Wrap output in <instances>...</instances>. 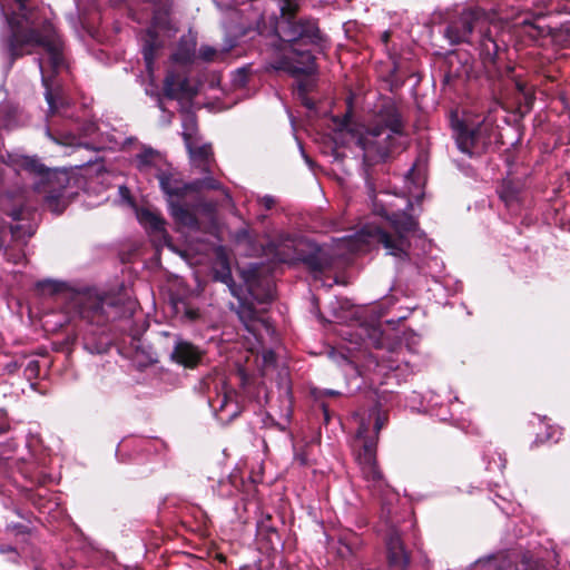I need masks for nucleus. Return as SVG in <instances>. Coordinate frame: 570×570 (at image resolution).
I'll return each instance as SVG.
<instances>
[{
    "instance_id": "4d7b16f0",
    "label": "nucleus",
    "mask_w": 570,
    "mask_h": 570,
    "mask_svg": "<svg viewBox=\"0 0 570 570\" xmlns=\"http://www.w3.org/2000/svg\"><path fill=\"white\" fill-rule=\"evenodd\" d=\"M8 430H9V426H0V435L8 432Z\"/></svg>"
},
{
    "instance_id": "e433bc0d",
    "label": "nucleus",
    "mask_w": 570,
    "mask_h": 570,
    "mask_svg": "<svg viewBox=\"0 0 570 570\" xmlns=\"http://www.w3.org/2000/svg\"><path fill=\"white\" fill-rule=\"evenodd\" d=\"M212 384H214V390L217 392L219 384L216 382V376L214 374H208L199 382V391L202 393H208Z\"/></svg>"
},
{
    "instance_id": "473e14b6",
    "label": "nucleus",
    "mask_w": 570,
    "mask_h": 570,
    "mask_svg": "<svg viewBox=\"0 0 570 570\" xmlns=\"http://www.w3.org/2000/svg\"><path fill=\"white\" fill-rule=\"evenodd\" d=\"M509 562L505 560H499L495 558L488 559L485 561H478L471 570H505Z\"/></svg>"
},
{
    "instance_id": "4c0bfd02",
    "label": "nucleus",
    "mask_w": 570,
    "mask_h": 570,
    "mask_svg": "<svg viewBox=\"0 0 570 570\" xmlns=\"http://www.w3.org/2000/svg\"><path fill=\"white\" fill-rule=\"evenodd\" d=\"M217 50L210 46H203L199 49V58L204 61L210 62L215 59Z\"/></svg>"
},
{
    "instance_id": "393cba45",
    "label": "nucleus",
    "mask_w": 570,
    "mask_h": 570,
    "mask_svg": "<svg viewBox=\"0 0 570 570\" xmlns=\"http://www.w3.org/2000/svg\"><path fill=\"white\" fill-rule=\"evenodd\" d=\"M368 429L361 424L357 436L363 440L362 451L358 454V460H373L376 459V443H377V435L375 438L367 436L365 433H367Z\"/></svg>"
},
{
    "instance_id": "c9c22d12",
    "label": "nucleus",
    "mask_w": 570,
    "mask_h": 570,
    "mask_svg": "<svg viewBox=\"0 0 570 570\" xmlns=\"http://www.w3.org/2000/svg\"><path fill=\"white\" fill-rule=\"evenodd\" d=\"M370 340L372 341V344L375 348H383L384 342H383V331L380 326H373L370 330L368 333Z\"/></svg>"
},
{
    "instance_id": "8fccbe9b",
    "label": "nucleus",
    "mask_w": 570,
    "mask_h": 570,
    "mask_svg": "<svg viewBox=\"0 0 570 570\" xmlns=\"http://www.w3.org/2000/svg\"><path fill=\"white\" fill-rule=\"evenodd\" d=\"M381 39L384 43H387L391 39V32L390 31H384L381 36Z\"/></svg>"
},
{
    "instance_id": "f257e3e1",
    "label": "nucleus",
    "mask_w": 570,
    "mask_h": 570,
    "mask_svg": "<svg viewBox=\"0 0 570 570\" xmlns=\"http://www.w3.org/2000/svg\"><path fill=\"white\" fill-rule=\"evenodd\" d=\"M296 12L297 7L291 3L282 7L267 46L277 57L275 69L294 77L311 76L316 71L315 56L309 49L299 47H321L325 37L316 19L297 17Z\"/></svg>"
},
{
    "instance_id": "ea45409f",
    "label": "nucleus",
    "mask_w": 570,
    "mask_h": 570,
    "mask_svg": "<svg viewBox=\"0 0 570 570\" xmlns=\"http://www.w3.org/2000/svg\"><path fill=\"white\" fill-rule=\"evenodd\" d=\"M558 433V430L557 429H553L552 426H549L547 428V434L544 438H541L538 435L537 440L534 441V443L538 445L539 443H543V442H547V441H550V440H553L554 439V435Z\"/></svg>"
},
{
    "instance_id": "a18cd8bd",
    "label": "nucleus",
    "mask_w": 570,
    "mask_h": 570,
    "mask_svg": "<svg viewBox=\"0 0 570 570\" xmlns=\"http://www.w3.org/2000/svg\"><path fill=\"white\" fill-rule=\"evenodd\" d=\"M295 461H297L301 465H306L307 464L306 453H296Z\"/></svg>"
},
{
    "instance_id": "9d476101",
    "label": "nucleus",
    "mask_w": 570,
    "mask_h": 570,
    "mask_svg": "<svg viewBox=\"0 0 570 570\" xmlns=\"http://www.w3.org/2000/svg\"><path fill=\"white\" fill-rule=\"evenodd\" d=\"M295 256L315 279L331 272L335 263L331 249L309 239H303L296 244Z\"/></svg>"
},
{
    "instance_id": "39448f33",
    "label": "nucleus",
    "mask_w": 570,
    "mask_h": 570,
    "mask_svg": "<svg viewBox=\"0 0 570 570\" xmlns=\"http://www.w3.org/2000/svg\"><path fill=\"white\" fill-rule=\"evenodd\" d=\"M412 208L413 204L409 202L405 210L384 212L389 228L374 226L367 230V235L381 245L387 255L403 262L410 259L411 237L420 232L419 219L409 213Z\"/></svg>"
},
{
    "instance_id": "a19ab883",
    "label": "nucleus",
    "mask_w": 570,
    "mask_h": 570,
    "mask_svg": "<svg viewBox=\"0 0 570 570\" xmlns=\"http://www.w3.org/2000/svg\"><path fill=\"white\" fill-rule=\"evenodd\" d=\"M9 528L11 529L12 532H14L17 535L18 534H28L30 532V529L28 525L23 524V523H13L11 525H9Z\"/></svg>"
},
{
    "instance_id": "b1692460",
    "label": "nucleus",
    "mask_w": 570,
    "mask_h": 570,
    "mask_svg": "<svg viewBox=\"0 0 570 570\" xmlns=\"http://www.w3.org/2000/svg\"><path fill=\"white\" fill-rule=\"evenodd\" d=\"M39 67L42 75V85L46 88L45 98L51 114L57 112L65 105L63 99L58 96L51 87L50 79L45 75L42 60L39 59Z\"/></svg>"
},
{
    "instance_id": "dca6fc26",
    "label": "nucleus",
    "mask_w": 570,
    "mask_h": 570,
    "mask_svg": "<svg viewBox=\"0 0 570 570\" xmlns=\"http://www.w3.org/2000/svg\"><path fill=\"white\" fill-rule=\"evenodd\" d=\"M499 66L502 71V75L500 77H488L489 80H502L503 78H509L513 80L514 87L517 91L522 96L523 105L531 109L533 107V104L535 101L534 91L528 86L525 81L520 79L514 75L515 67L511 63L503 65L502 61V55H500Z\"/></svg>"
},
{
    "instance_id": "423d86ee",
    "label": "nucleus",
    "mask_w": 570,
    "mask_h": 570,
    "mask_svg": "<svg viewBox=\"0 0 570 570\" xmlns=\"http://www.w3.org/2000/svg\"><path fill=\"white\" fill-rule=\"evenodd\" d=\"M451 125L458 149L470 158L487 154L497 135L491 117L455 118Z\"/></svg>"
},
{
    "instance_id": "49530a36",
    "label": "nucleus",
    "mask_w": 570,
    "mask_h": 570,
    "mask_svg": "<svg viewBox=\"0 0 570 570\" xmlns=\"http://www.w3.org/2000/svg\"><path fill=\"white\" fill-rule=\"evenodd\" d=\"M186 316L189 320L195 321L199 317V312L197 309L189 308L186 311Z\"/></svg>"
},
{
    "instance_id": "4468645a",
    "label": "nucleus",
    "mask_w": 570,
    "mask_h": 570,
    "mask_svg": "<svg viewBox=\"0 0 570 570\" xmlns=\"http://www.w3.org/2000/svg\"><path fill=\"white\" fill-rule=\"evenodd\" d=\"M156 178L161 191L167 196L168 203L169 199L181 200L191 193L190 183L183 181L171 173L159 170Z\"/></svg>"
},
{
    "instance_id": "2eb2a0df",
    "label": "nucleus",
    "mask_w": 570,
    "mask_h": 570,
    "mask_svg": "<svg viewBox=\"0 0 570 570\" xmlns=\"http://www.w3.org/2000/svg\"><path fill=\"white\" fill-rule=\"evenodd\" d=\"M204 357V352L187 341H178L171 352V360L187 368L197 367Z\"/></svg>"
},
{
    "instance_id": "c756f323",
    "label": "nucleus",
    "mask_w": 570,
    "mask_h": 570,
    "mask_svg": "<svg viewBox=\"0 0 570 570\" xmlns=\"http://www.w3.org/2000/svg\"><path fill=\"white\" fill-rule=\"evenodd\" d=\"M183 128L184 131L181 134V137L185 141V145H189V142L193 140V136L197 131V118L196 115L193 112H187L183 120Z\"/></svg>"
},
{
    "instance_id": "3c124183",
    "label": "nucleus",
    "mask_w": 570,
    "mask_h": 570,
    "mask_svg": "<svg viewBox=\"0 0 570 570\" xmlns=\"http://www.w3.org/2000/svg\"><path fill=\"white\" fill-rule=\"evenodd\" d=\"M29 0H14V2L18 4L19 10H24L26 9V3Z\"/></svg>"
},
{
    "instance_id": "58836bf2",
    "label": "nucleus",
    "mask_w": 570,
    "mask_h": 570,
    "mask_svg": "<svg viewBox=\"0 0 570 570\" xmlns=\"http://www.w3.org/2000/svg\"><path fill=\"white\" fill-rule=\"evenodd\" d=\"M39 368H40L39 361L31 360L28 362V364L24 368V373L29 377H37L39 374Z\"/></svg>"
},
{
    "instance_id": "37998d69",
    "label": "nucleus",
    "mask_w": 570,
    "mask_h": 570,
    "mask_svg": "<svg viewBox=\"0 0 570 570\" xmlns=\"http://www.w3.org/2000/svg\"><path fill=\"white\" fill-rule=\"evenodd\" d=\"M391 507L383 503L381 508V519L385 520L386 524L390 523Z\"/></svg>"
},
{
    "instance_id": "79ce46f5",
    "label": "nucleus",
    "mask_w": 570,
    "mask_h": 570,
    "mask_svg": "<svg viewBox=\"0 0 570 570\" xmlns=\"http://www.w3.org/2000/svg\"><path fill=\"white\" fill-rule=\"evenodd\" d=\"M386 420L387 419L385 416L381 415L380 413L376 414L375 423H374V430H375L376 435L380 433L382 428L385 425Z\"/></svg>"
},
{
    "instance_id": "aec40b11",
    "label": "nucleus",
    "mask_w": 570,
    "mask_h": 570,
    "mask_svg": "<svg viewBox=\"0 0 570 570\" xmlns=\"http://www.w3.org/2000/svg\"><path fill=\"white\" fill-rule=\"evenodd\" d=\"M242 292H239L237 314L239 320L244 323L246 330L254 333L255 326L259 323L261 316L253 303L242 298Z\"/></svg>"
},
{
    "instance_id": "7ed1b4c3",
    "label": "nucleus",
    "mask_w": 570,
    "mask_h": 570,
    "mask_svg": "<svg viewBox=\"0 0 570 570\" xmlns=\"http://www.w3.org/2000/svg\"><path fill=\"white\" fill-rule=\"evenodd\" d=\"M474 30H479V52L482 66L488 77H500L502 71L499 66L500 55L508 50L505 33L499 26H488L487 12L481 8L463 10L452 19L445 30L444 37L451 45L472 43Z\"/></svg>"
},
{
    "instance_id": "f8f14e48",
    "label": "nucleus",
    "mask_w": 570,
    "mask_h": 570,
    "mask_svg": "<svg viewBox=\"0 0 570 570\" xmlns=\"http://www.w3.org/2000/svg\"><path fill=\"white\" fill-rule=\"evenodd\" d=\"M198 91L189 79L175 70H168L163 81V95L170 100L193 99Z\"/></svg>"
},
{
    "instance_id": "5fc2aeb1",
    "label": "nucleus",
    "mask_w": 570,
    "mask_h": 570,
    "mask_svg": "<svg viewBox=\"0 0 570 570\" xmlns=\"http://www.w3.org/2000/svg\"><path fill=\"white\" fill-rule=\"evenodd\" d=\"M248 236V232L246 229H242L237 233V237L240 239V238H245Z\"/></svg>"
},
{
    "instance_id": "1a4fd4ad",
    "label": "nucleus",
    "mask_w": 570,
    "mask_h": 570,
    "mask_svg": "<svg viewBox=\"0 0 570 570\" xmlns=\"http://www.w3.org/2000/svg\"><path fill=\"white\" fill-rule=\"evenodd\" d=\"M75 307L81 320L104 326L119 316V307L114 297L82 295L76 298Z\"/></svg>"
},
{
    "instance_id": "4be33fe9",
    "label": "nucleus",
    "mask_w": 570,
    "mask_h": 570,
    "mask_svg": "<svg viewBox=\"0 0 570 570\" xmlns=\"http://www.w3.org/2000/svg\"><path fill=\"white\" fill-rule=\"evenodd\" d=\"M257 534L263 540H265L272 549H275V546L282 542L281 535L277 528L273 523V518L271 514H266L261 521H258Z\"/></svg>"
},
{
    "instance_id": "f704fd0d",
    "label": "nucleus",
    "mask_w": 570,
    "mask_h": 570,
    "mask_svg": "<svg viewBox=\"0 0 570 570\" xmlns=\"http://www.w3.org/2000/svg\"><path fill=\"white\" fill-rule=\"evenodd\" d=\"M173 60L180 63H190L194 60V51L190 49L179 48L173 55Z\"/></svg>"
},
{
    "instance_id": "bb28decb",
    "label": "nucleus",
    "mask_w": 570,
    "mask_h": 570,
    "mask_svg": "<svg viewBox=\"0 0 570 570\" xmlns=\"http://www.w3.org/2000/svg\"><path fill=\"white\" fill-rule=\"evenodd\" d=\"M520 191V186L513 180H503L498 189L499 197L507 207L519 203Z\"/></svg>"
},
{
    "instance_id": "7c9ffc66",
    "label": "nucleus",
    "mask_w": 570,
    "mask_h": 570,
    "mask_svg": "<svg viewBox=\"0 0 570 570\" xmlns=\"http://www.w3.org/2000/svg\"><path fill=\"white\" fill-rule=\"evenodd\" d=\"M220 188H222V184L217 179H215L210 176L190 181L191 193H199L203 189L218 190Z\"/></svg>"
},
{
    "instance_id": "0eeeda50",
    "label": "nucleus",
    "mask_w": 570,
    "mask_h": 570,
    "mask_svg": "<svg viewBox=\"0 0 570 570\" xmlns=\"http://www.w3.org/2000/svg\"><path fill=\"white\" fill-rule=\"evenodd\" d=\"M13 165L18 170H23L36 178V189L45 193L49 207L57 214L62 213V208H58L62 191L69 184V177L66 171L51 169L40 161L36 156H17Z\"/></svg>"
},
{
    "instance_id": "a211bd4d",
    "label": "nucleus",
    "mask_w": 570,
    "mask_h": 570,
    "mask_svg": "<svg viewBox=\"0 0 570 570\" xmlns=\"http://www.w3.org/2000/svg\"><path fill=\"white\" fill-rule=\"evenodd\" d=\"M168 208L176 224L194 230L200 228V222L196 214L181 204L180 200L169 199Z\"/></svg>"
},
{
    "instance_id": "6e6d98bb",
    "label": "nucleus",
    "mask_w": 570,
    "mask_h": 570,
    "mask_svg": "<svg viewBox=\"0 0 570 570\" xmlns=\"http://www.w3.org/2000/svg\"><path fill=\"white\" fill-rule=\"evenodd\" d=\"M158 108L161 109L163 111H166V108L164 106V102L161 100V98L158 99V104H157Z\"/></svg>"
},
{
    "instance_id": "864d4df0",
    "label": "nucleus",
    "mask_w": 570,
    "mask_h": 570,
    "mask_svg": "<svg viewBox=\"0 0 570 570\" xmlns=\"http://www.w3.org/2000/svg\"><path fill=\"white\" fill-rule=\"evenodd\" d=\"M303 105L305 107H307L308 109H313L314 108V102L312 100L307 99V98L304 99Z\"/></svg>"
},
{
    "instance_id": "ddd939ff",
    "label": "nucleus",
    "mask_w": 570,
    "mask_h": 570,
    "mask_svg": "<svg viewBox=\"0 0 570 570\" xmlns=\"http://www.w3.org/2000/svg\"><path fill=\"white\" fill-rule=\"evenodd\" d=\"M213 279L227 285L230 294L234 297L239 298V292H242V287L237 285L233 278L229 257L222 246L218 247L215 252Z\"/></svg>"
},
{
    "instance_id": "c03bdc74",
    "label": "nucleus",
    "mask_w": 570,
    "mask_h": 570,
    "mask_svg": "<svg viewBox=\"0 0 570 570\" xmlns=\"http://www.w3.org/2000/svg\"><path fill=\"white\" fill-rule=\"evenodd\" d=\"M237 76L239 77V82L245 85V82L248 80V71L246 68H239L237 70Z\"/></svg>"
},
{
    "instance_id": "f03ea898",
    "label": "nucleus",
    "mask_w": 570,
    "mask_h": 570,
    "mask_svg": "<svg viewBox=\"0 0 570 570\" xmlns=\"http://www.w3.org/2000/svg\"><path fill=\"white\" fill-rule=\"evenodd\" d=\"M32 13L33 9L26 4L24 10L7 17L10 31L1 39V52L8 60L9 68H12L18 59L31 53L32 47H42L48 55L50 69L58 73L65 66L63 41L49 20L37 28Z\"/></svg>"
},
{
    "instance_id": "09e8293b",
    "label": "nucleus",
    "mask_w": 570,
    "mask_h": 570,
    "mask_svg": "<svg viewBox=\"0 0 570 570\" xmlns=\"http://www.w3.org/2000/svg\"><path fill=\"white\" fill-rule=\"evenodd\" d=\"M228 403V395L225 393L220 400V405L218 407L219 411H223L224 407L227 405Z\"/></svg>"
},
{
    "instance_id": "2f4dec72",
    "label": "nucleus",
    "mask_w": 570,
    "mask_h": 570,
    "mask_svg": "<svg viewBox=\"0 0 570 570\" xmlns=\"http://www.w3.org/2000/svg\"><path fill=\"white\" fill-rule=\"evenodd\" d=\"M360 464L362 466V472H363L365 479L374 481V482H379L383 478V474L379 469L376 459L368 460V461L367 460L360 461Z\"/></svg>"
},
{
    "instance_id": "6e6552de",
    "label": "nucleus",
    "mask_w": 570,
    "mask_h": 570,
    "mask_svg": "<svg viewBox=\"0 0 570 570\" xmlns=\"http://www.w3.org/2000/svg\"><path fill=\"white\" fill-rule=\"evenodd\" d=\"M476 78L474 61L466 52L451 51L444 60L442 88L445 91L464 90L469 80Z\"/></svg>"
},
{
    "instance_id": "a878e982",
    "label": "nucleus",
    "mask_w": 570,
    "mask_h": 570,
    "mask_svg": "<svg viewBox=\"0 0 570 570\" xmlns=\"http://www.w3.org/2000/svg\"><path fill=\"white\" fill-rule=\"evenodd\" d=\"M337 554L342 559H346L355 553L360 546V538L354 532L343 533L338 537Z\"/></svg>"
},
{
    "instance_id": "c85d7f7f",
    "label": "nucleus",
    "mask_w": 570,
    "mask_h": 570,
    "mask_svg": "<svg viewBox=\"0 0 570 570\" xmlns=\"http://www.w3.org/2000/svg\"><path fill=\"white\" fill-rule=\"evenodd\" d=\"M157 156L158 151L151 147H144L141 151L136 155V167L141 171L154 166V160Z\"/></svg>"
},
{
    "instance_id": "9b49d317",
    "label": "nucleus",
    "mask_w": 570,
    "mask_h": 570,
    "mask_svg": "<svg viewBox=\"0 0 570 570\" xmlns=\"http://www.w3.org/2000/svg\"><path fill=\"white\" fill-rule=\"evenodd\" d=\"M385 544L390 570H406L411 562V553L406 550L401 534L395 528L390 527Z\"/></svg>"
},
{
    "instance_id": "13d9d810",
    "label": "nucleus",
    "mask_w": 570,
    "mask_h": 570,
    "mask_svg": "<svg viewBox=\"0 0 570 570\" xmlns=\"http://www.w3.org/2000/svg\"><path fill=\"white\" fill-rule=\"evenodd\" d=\"M348 121H350V117H348V116H345V118H344V122H343V126H347Z\"/></svg>"
},
{
    "instance_id": "6ab92c4d",
    "label": "nucleus",
    "mask_w": 570,
    "mask_h": 570,
    "mask_svg": "<svg viewBox=\"0 0 570 570\" xmlns=\"http://www.w3.org/2000/svg\"><path fill=\"white\" fill-rule=\"evenodd\" d=\"M139 223L153 234H161L166 232V222L158 212L149 208H140L137 212Z\"/></svg>"
},
{
    "instance_id": "cd10ccee",
    "label": "nucleus",
    "mask_w": 570,
    "mask_h": 570,
    "mask_svg": "<svg viewBox=\"0 0 570 570\" xmlns=\"http://www.w3.org/2000/svg\"><path fill=\"white\" fill-rule=\"evenodd\" d=\"M159 49V45L157 42V35L154 31H148L147 38L142 45V56L146 63L147 71L151 72L154 62L156 59L157 51Z\"/></svg>"
},
{
    "instance_id": "f3484780",
    "label": "nucleus",
    "mask_w": 570,
    "mask_h": 570,
    "mask_svg": "<svg viewBox=\"0 0 570 570\" xmlns=\"http://www.w3.org/2000/svg\"><path fill=\"white\" fill-rule=\"evenodd\" d=\"M243 278L249 295L258 303H268L273 299V292L269 285L262 286V278L257 269L243 272Z\"/></svg>"
},
{
    "instance_id": "20e7f679",
    "label": "nucleus",
    "mask_w": 570,
    "mask_h": 570,
    "mask_svg": "<svg viewBox=\"0 0 570 570\" xmlns=\"http://www.w3.org/2000/svg\"><path fill=\"white\" fill-rule=\"evenodd\" d=\"M376 124L368 126L365 134L357 137L356 145L363 150V177L370 190L374 191L375 165L384 163L395 147L394 136L405 135V122L399 106L385 100L376 115Z\"/></svg>"
},
{
    "instance_id": "412c9836",
    "label": "nucleus",
    "mask_w": 570,
    "mask_h": 570,
    "mask_svg": "<svg viewBox=\"0 0 570 570\" xmlns=\"http://www.w3.org/2000/svg\"><path fill=\"white\" fill-rule=\"evenodd\" d=\"M518 37H520L525 43L535 42L541 38L550 35V30L547 26H540L537 22L524 20L517 30Z\"/></svg>"
},
{
    "instance_id": "72a5a7b5",
    "label": "nucleus",
    "mask_w": 570,
    "mask_h": 570,
    "mask_svg": "<svg viewBox=\"0 0 570 570\" xmlns=\"http://www.w3.org/2000/svg\"><path fill=\"white\" fill-rule=\"evenodd\" d=\"M518 570H549L542 560L524 557Z\"/></svg>"
},
{
    "instance_id": "603ef678",
    "label": "nucleus",
    "mask_w": 570,
    "mask_h": 570,
    "mask_svg": "<svg viewBox=\"0 0 570 570\" xmlns=\"http://www.w3.org/2000/svg\"><path fill=\"white\" fill-rule=\"evenodd\" d=\"M298 92H299V95H306V92H307V86H306L305 83L301 82V83L298 85Z\"/></svg>"
},
{
    "instance_id": "5701e85b",
    "label": "nucleus",
    "mask_w": 570,
    "mask_h": 570,
    "mask_svg": "<svg viewBox=\"0 0 570 570\" xmlns=\"http://www.w3.org/2000/svg\"><path fill=\"white\" fill-rule=\"evenodd\" d=\"M190 158L198 167L205 173H210L209 161L213 158L212 147L209 145H203L199 147H193L191 141L186 145Z\"/></svg>"
},
{
    "instance_id": "de8ad7c7",
    "label": "nucleus",
    "mask_w": 570,
    "mask_h": 570,
    "mask_svg": "<svg viewBox=\"0 0 570 570\" xmlns=\"http://www.w3.org/2000/svg\"><path fill=\"white\" fill-rule=\"evenodd\" d=\"M263 202H264V205H265V207L267 209H271L274 206V204H275L274 199L272 197H268V196L264 197Z\"/></svg>"
}]
</instances>
